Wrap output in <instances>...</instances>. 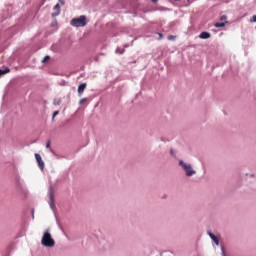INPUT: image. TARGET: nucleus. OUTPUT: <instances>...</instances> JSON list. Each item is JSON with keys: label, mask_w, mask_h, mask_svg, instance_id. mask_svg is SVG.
I'll use <instances>...</instances> for the list:
<instances>
[{"label": "nucleus", "mask_w": 256, "mask_h": 256, "mask_svg": "<svg viewBox=\"0 0 256 256\" xmlns=\"http://www.w3.org/2000/svg\"><path fill=\"white\" fill-rule=\"evenodd\" d=\"M60 5H65V0H58Z\"/></svg>", "instance_id": "nucleus-22"}, {"label": "nucleus", "mask_w": 256, "mask_h": 256, "mask_svg": "<svg viewBox=\"0 0 256 256\" xmlns=\"http://www.w3.org/2000/svg\"><path fill=\"white\" fill-rule=\"evenodd\" d=\"M159 35H160V38L163 37V34L159 33Z\"/></svg>", "instance_id": "nucleus-28"}, {"label": "nucleus", "mask_w": 256, "mask_h": 256, "mask_svg": "<svg viewBox=\"0 0 256 256\" xmlns=\"http://www.w3.org/2000/svg\"><path fill=\"white\" fill-rule=\"evenodd\" d=\"M225 23H227V21H225V22H216L214 24V27H216V28L225 27Z\"/></svg>", "instance_id": "nucleus-11"}, {"label": "nucleus", "mask_w": 256, "mask_h": 256, "mask_svg": "<svg viewBox=\"0 0 256 256\" xmlns=\"http://www.w3.org/2000/svg\"><path fill=\"white\" fill-rule=\"evenodd\" d=\"M173 39H175V36H173V35L168 36V41H173Z\"/></svg>", "instance_id": "nucleus-19"}, {"label": "nucleus", "mask_w": 256, "mask_h": 256, "mask_svg": "<svg viewBox=\"0 0 256 256\" xmlns=\"http://www.w3.org/2000/svg\"><path fill=\"white\" fill-rule=\"evenodd\" d=\"M35 159L40 167V169H44L45 168V162H43V158H41V154H35Z\"/></svg>", "instance_id": "nucleus-5"}, {"label": "nucleus", "mask_w": 256, "mask_h": 256, "mask_svg": "<svg viewBox=\"0 0 256 256\" xmlns=\"http://www.w3.org/2000/svg\"><path fill=\"white\" fill-rule=\"evenodd\" d=\"M221 21H227V16H222Z\"/></svg>", "instance_id": "nucleus-23"}, {"label": "nucleus", "mask_w": 256, "mask_h": 256, "mask_svg": "<svg viewBox=\"0 0 256 256\" xmlns=\"http://www.w3.org/2000/svg\"><path fill=\"white\" fill-rule=\"evenodd\" d=\"M199 38L200 39H209V38H211V33H209V32H202V33H200Z\"/></svg>", "instance_id": "nucleus-10"}, {"label": "nucleus", "mask_w": 256, "mask_h": 256, "mask_svg": "<svg viewBox=\"0 0 256 256\" xmlns=\"http://www.w3.org/2000/svg\"><path fill=\"white\" fill-rule=\"evenodd\" d=\"M54 11H56V12H54L53 14H52V17H59V15H61V5L59 4V3H57L55 6H54Z\"/></svg>", "instance_id": "nucleus-6"}, {"label": "nucleus", "mask_w": 256, "mask_h": 256, "mask_svg": "<svg viewBox=\"0 0 256 256\" xmlns=\"http://www.w3.org/2000/svg\"><path fill=\"white\" fill-rule=\"evenodd\" d=\"M32 219H35V210L32 209Z\"/></svg>", "instance_id": "nucleus-24"}, {"label": "nucleus", "mask_w": 256, "mask_h": 256, "mask_svg": "<svg viewBox=\"0 0 256 256\" xmlns=\"http://www.w3.org/2000/svg\"><path fill=\"white\" fill-rule=\"evenodd\" d=\"M116 53H119V49L116 50Z\"/></svg>", "instance_id": "nucleus-29"}, {"label": "nucleus", "mask_w": 256, "mask_h": 256, "mask_svg": "<svg viewBox=\"0 0 256 256\" xmlns=\"http://www.w3.org/2000/svg\"><path fill=\"white\" fill-rule=\"evenodd\" d=\"M9 71H11V70L9 69V67H6L4 70H2V72L4 73V75H6V73H9Z\"/></svg>", "instance_id": "nucleus-17"}, {"label": "nucleus", "mask_w": 256, "mask_h": 256, "mask_svg": "<svg viewBox=\"0 0 256 256\" xmlns=\"http://www.w3.org/2000/svg\"><path fill=\"white\" fill-rule=\"evenodd\" d=\"M221 251H222V252H221V255H222V256H226V255H225V248H224L223 246H222V248H221Z\"/></svg>", "instance_id": "nucleus-20"}, {"label": "nucleus", "mask_w": 256, "mask_h": 256, "mask_svg": "<svg viewBox=\"0 0 256 256\" xmlns=\"http://www.w3.org/2000/svg\"><path fill=\"white\" fill-rule=\"evenodd\" d=\"M48 204L52 211H55V188H53V185L50 184L48 189Z\"/></svg>", "instance_id": "nucleus-3"}, {"label": "nucleus", "mask_w": 256, "mask_h": 256, "mask_svg": "<svg viewBox=\"0 0 256 256\" xmlns=\"http://www.w3.org/2000/svg\"><path fill=\"white\" fill-rule=\"evenodd\" d=\"M87 88V83H81L79 86H78V95L79 97H81V95H83V93L85 92V89Z\"/></svg>", "instance_id": "nucleus-8"}, {"label": "nucleus", "mask_w": 256, "mask_h": 256, "mask_svg": "<svg viewBox=\"0 0 256 256\" xmlns=\"http://www.w3.org/2000/svg\"><path fill=\"white\" fill-rule=\"evenodd\" d=\"M2 75H4V73H3V70L0 69V77H1Z\"/></svg>", "instance_id": "nucleus-25"}, {"label": "nucleus", "mask_w": 256, "mask_h": 256, "mask_svg": "<svg viewBox=\"0 0 256 256\" xmlns=\"http://www.w3.org/2000/svg\"><path fill=\"white\" fill-rule=\"evenodd\" d=\"M49 59H51V57L49 55H46L43 60L42 63H46V61H49Z\"/></svg>", "instance_id": "nucleus-14"}, {"label": "nucleus", "mask_w": 256, "mask_h": 256, "mask_svg": "<svg viewBox=\"0 0 256 256\" xmlns=\"http://www.w3.org/2000/svg\"><path fill=\"white\" fill-rule=\"evenodd\" d=\"M178 165L183 169L186 177H193V175L197 174V171L193 169V166L183 160H179Z\"/></svg>", "instance_id": "nucleus-2"}, {"label": "nucleus", "mask_w": 256, "mask_h": 256, "mask_svg": "<svg viewBox=\"0 0 256 256\" xmlns=\"http://www.w3.org/2000/svg\"><path fill=\"white\" fill-rule=\"evenodd\" d=\"M245 180L247 183H253L255 181V173H246Z\"/></svg>", "instance_id": "nucleus-7"}, {"label": "nucleus", "mask_w": 256, "mask_h": 256, "mask_svg": "<svg viewBox=\"0 0 256 256\" xmlns=\"http://www.w3.org/2000/svg\"><path fill=\"white\" fill-rule=\"evenodd\" d=\"M152 1V3H157V0H151Z\"/></svg>", "instance_id": "nucleus-26"}, {"label": "nucleus", "mask_w": 256, "mask_h": 256, "mask_svg": "<svg viewBox=\"0 0 256 256\" xmlns=\"http://www.w3.org/2000/svg\"><path fill=\"white\" fill-rule=\"evenodd\" d=\"M70 25L72 27H85L87 25V16L81 15L78 18L72 19Z\"/></svg>", "instance_id": "nucleus-4"}, {"label": "nucleus", "mask_w": 256, "mask_h": 256, "mask_svg": "<svg viewBox=\"0 0 256 256\" xmlns=\"http://www.w3.org/2000/svg\"><path fill=\"white\" fill-rule=\"evenodd\" d=\"M57 115H59V111H54L52 115V121H55V117H57Z\"/></svg>", "instance_id": "nucleus-13"}, {"label": "nucleus", "mask_w": 256, "mask_h": 256, "mask_svg": "<svg viewBox=\"0 0 256 256\" xmlns=\"http://www.w3.org/2000/svg\"><path fill=\"white\" fill-rule=\"evenodd\" d=\"M250 23H256V15L252 16L250 19Z\"/></svg>", "instance_id": "nucleus-16"}, {"label": "nucleus", "mask_w": 256, "mask_h": 256, "mask_svg": "<svg viewBox=\"0 0 256 256\" xmlns=\"http://www.w3.org/2000/svg\"><path fill=\"white\" fill-rule=\"evenodd\" d=\"M174 1H179V0H174Z\"/></svg>", "instance_id": "nucleus-30"}, {"label": "nucleus", "mask_w": 256, "mask_h": 256, "mask_svg": "<svg viewBox=\"0 0 256 256\" xmlns=\"http://www.w3.org/2000/svg\"><path fill=\"white\" fill-rule=\"evenodd\" d=\"M53 105H61V100L54 99Z\"/></svg>", "instance_id": "nucleus-15"}, {"label": "nucleus", "mask_w": 256, "mask_h": 256, "mask_svg": "<svg viewBox=\"0 0 256 256\" xmlns=\"http://www.w3.org/2000/svg\"><path fill=\"white\" fill-rule=\"evenodd\" d=\"M208 235H209L210 239H212V241H214L215 245H219V238H217V236H215V234H213L212 232H208Z\"/></svg>", "instance_id": "nucleus-9"}, {"label": "nucleus", "mask_w": 256, "mask_h": 256, "mask_svg": "<svg viewBox=\"0 0 256 256\" xmlns=\"http://www.w3.org/2000/svg\"><path fill=\"white\" fill-rule=\"evenodd\" d=\"M46 149H49L50 153H54L53 149H51V141H49V140L46 143Z\"/></svg>", "instance_id": "nucleus-12"}, {"label": "nucleus", "mask_w": 256, "mask_h": 256, "mask_svg": "<svg viewBox=\"0 0 256 256\" xmlns=\"http://www.w3.org/2000/svg\"><path fill=\"white\" fill-rule=\"evenodd\" d=\"M84 101H87V98H82V99H80L79 104H80V105H83Z\"/></svg>", "instance_id": "nucleus-18"}, {"label": "nucleus", "mask_w": 256, "mask_h": 256, "mask_svg": "<svg viewBox=\"0 0 256 256\" xmlns=\"http://www.w3.org/2000/svg\"><path fill=\"white\" fill-rule=\"evenodd\" d=\"M125 50H122L121 52H120V55H123V52H124Z\"/></svg>", "instance_id": "nucleus-27"}, {"label": "nucleus", "mask_w": 256, "mask_h": 256, "mask_svg": "<svg viewBox=\"0 0 256 256\" xmlns=\"http://www.w3.org/2000/svg\"><path fill=\"white\" fill-rule=\"evenodd\" d=\"M170 155H172L173 157H175V151L173 149H170Z\"/></svg>", "instance_id": "nucleus-21"}, {"label": "nucleus", "mask_w": 256, "mask_h": 256, "mask_svg": "<svg viewBox=\"0 0 256 256\" xmlns=\"http://www.w3.org/2000/svg\"><path fill=\"white\" fill-rule=\"evenodd\" d=\"M51 230L46 229L43 233L42 239H41V245L43 247H55V240L53 239V236H51Z\"/></svg>", "instance_id": "nucleus-1"}]
</instances>
